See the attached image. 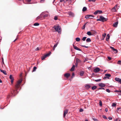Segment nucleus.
I'll return each instance as SVG.
<instances>
[{
    "label": "nucleus",
    "mask_w": 121,
    "mask_h": 121,
    "mask_svg": "<svg viewBox=\"0 0 121 121\" xmlns=\"http://www.w3.org/2000/svg\"><path fill=\"white\" fill-rule=\"evenodd\" d=\"M121 62V60H119L118 62V64H120Z\"/></svg>",
    "instance_id": "54"
},
{
    "label": "nucleus",
    "mask_w": 121,
    "mask_h": 121,
    "mask_svg": "<svg viewBox=\"0 0 121 121\" xmlns=\"http://www.w3.org/2000/svg\"><path fill=\"white\" fill-rule=\"evenodd\" d=\"M58 44V43H57L55 44L54 45L53 48V50L54 51L55 49V48L57 47Z\"/></svg>",
    "instance_id": "20"
},
{
    "label": "nucleus",
    "mask_w": 121,
    "mask_h": 121,
    "mask_svg": "<svg viewBox=\"0 0 121 121\" xmlns=\"http://www.w3.org/2000/svg\"><path fill=\"white\" fill-rule=\"evenodd\" d=\"M99 89H104V90L105 89L104 88H102L101 87V88H99Z\"/></svg>",
    "instance_id": "51"
},
{
    "label": "nucleus",
    "mask_w": 121,
    "mask_h": 121,
    "mask_svg": "<svg viewBox=\"0 0 121 121\" xmlns=\"http://www.w3.org/2000/svg\"><path fill=\"white\" fill-rule=\"evenodd\" d=\"M100 71V69L99 68L97 67L95 69L93 70V71L95 73L98 72L99 71Z\"/></svg>",
    "instance_id": "7"
},
{
    "label": "nucleus",
    "mask_w": 121,
    "mask_h": 121,
    "mask_svg": "<svg viewBox=\"0 0 121 121\" xmlns=\"http://www.w3.org/2000/svg\"><path fill=\"white\" fill-rule=\"evenodd\" d=\"M112 12H115L116 11V10L115 9V7H113L112 9Z\"/></svg>",
    "instance_id": "28"
},
{
    "label": "nucleus",
    "mask_w": 121,
    "mask_h": 121,
    "mask_svg": "<svg viewBox=\"0 0 121 121\" xmlns=\"http://www.w3.org/2000/svg\"><path fill=\"white\" fill-rule=\"evenodd\" d=\"M120 121V120L117 119L115 120V121Z\"/></svg>",
    "instance_id": "59"
},
{
    "label": "nucleus",
    "mask_w": 121,
    "mask_h": 121,
    "mask_svg": "<svg viewBox=\"0 0 121 121\" xmlns=\"http://www.w3.org/2000/svg\"><path fill=\"white\" fill-rule=\"evenodd\" d=\"M75 66L74 65H73V66L70 69V70L71 71H73L74 70L75 68Z\"/></svg>",
    "instance_id": "22"
},
{
    "label": "nucleus",
    "mask_w": 121,
    "mask_h": 121,
    "mask_svg": "<svg viewBox=\"0 0 121 121\" xmlns=\"http://www.w3.org/2000/svg\"><path fill=\"white\" fill-rule=\"evenodd\" d=\"M117 6V5H116L114 7H115V9Z\"/></svg>",
    "instance_id": "63"
},
{
    "label": "nucleus",
    "mask_w": 121,
    "mask_h": 121,
    "mask_svg": "<svg viewBox=\"0 0 121 121\" xmlns=\"http://www.w3.org/2000/svg\"><path fill=\"white\" fill-rule=\"evenodd\" d=\"M82 46V47H85V48H88V47H87V46H85V45H81V46Z\"/></svg>",
    "instance_id": "48"
},
{
    "label": "nucleus",
    "mask_w": 121,
    "mask_h": 121,
    "mask_svg": "<svg viewBox=\"0 0 121 121\" xmlns=\"http://www.w3.org/2000/svg\"><path fill=\"white\" fill-rule=\"evenodd\" d=\"M106 91L108 93H109L110 92V91L108 89H107L106 90Z\"/></svg>",
    "instance_id": "40"
},
{
    "label": "nucleus",
    "mask_w": 121,
    "mask_h": 121,
    "mask_svg": "<svg viewBox=\"0 0 121 121\" xmlns=\"http://www.w3.org/2000/svg\"><path fill=\"white\" fill-rule=\"evenodd\" d=\"M39 50V47L35 49V50L38 51Z\"/></svg>",
    "instance_id": "49"
},
{
    "label": "nucleus",
    "mask_w": 121,
    "mask_h": 121,
    "mask_svg": "<svg viewBox=\"0 0 121 121\" xmlns=\"http://www.w3.org/2000/svg\"><path fill=\"white\" fill-rule=\"evenodd\" d=\"M96 0H88V1L89 2L92 1L93 2H95Z\"/></svg>",
    "instance_id": "39"
},
{
    "label": "nucleus",
    "mask_w": 121,
    "mask_h": 121,
    "mask_svg": "<svg viewBox=\"0 0 121 121\" xmlns=\"http://www.w3.org/2000/svg\"><path fill=\"white\" fill-rule=\"evenodd\" d=\"M86 41L87 42H89L91 41V40L90 38H88L86 40Z\"/></svg>",
    "instance_id": "29"
},
{
    "label": "nucleus",
    "mask_w": 121,
    "mask_h": 121,
    "mask_svg": "<svg viewBox=\"0 0 121 121\" xmlns=\"http://www.w3.org/2000/svg\"><path fill=\"white\" fill-rule=\"evenodd\" d=\"M93 17L92 15H87L86 16L85 18L86 19L89 18H91V17Z\"/></svg>",
    "instance_id": "12"
},
{
    "label": "nucleus",
    "mask_w": 121,
    "mask_h": 121,
    "mask_svg": "<svg viewBox=\"0 0 121 121\" xmlns=\"http://www.w3.org/2000/svg\"><path fill=\"white\" fill-rule=\"evenodd\" d=\"M49 14L48 12L45 11L42 13L41 14V15H42L44 17H45L48 16Z\"/></svg>",
    "instance_id": "4"
},
{
    "label": "nucleus",
    "mask_w": 121,
    "mask_h": 121,
    "mask_svg": "<svg viewBox=\"0 0 121 121\" xmlns=\"http://www.w3.org/2000/svg\"><path fill=\"white\" fill-rule=\"evenodd\" d=\"M53 28L56 31H57L59 33L60 32V27L58 26H54Z\"/></svg>",
    "instance_id": "3"
},
{
    "label": "nucleus",
    "mask_w": 121,
    "mask_h": 121,
    "mask_svg": "<svg viewBox=\"0 0 121 121\" xmlns=\"http://www.w3.org/2000/svg\"><path fill=\"white\" fill-rule=\"evenodd\" d=\"M42 16L41 15L40 16H39L36 18V20H38L39 19H40L42 17Z\"/></svg>",
    "instance_id": "32"
},
{
    "label": "nucleus",
    "mask_w": 121,
    "mask_h": 121,
    "mask_svg": "<svg viewBox=\"0 0 121 121\" xmlns=\"http://www.w3.org/2000/svg\"><path fill=\"white\" fill-rule=\"evenodd\" d=\"M76 40L77 42H79L80 40V38L78 37H77L75 39Z\"/></svg>",
    "instance_id": "26"
},
{
    "label": "nucleus",
    "mask_w": 121,
    "mask_h": 121,
    "mask_svg": "<svg viewBox=\"0 0 121 121\" xmlns=\"http://www.w3.org/2000/svg\"><path fill=\"white\" fill-rule=\"evenodd\" d=\"M99 86L101 87H105V84L102 83H100L99 84Z\"/></svg>",
    "instance_id": "8"
},
{
    "label": "nucleus",
    "mask_w": 121,
    "mask_h": 121,
    "mask_svg": "<svg viewBox=\"0 0 121 121\" xmlns=\"http://www.w3.org/2000/svg\"><path fill=\"white\" fill-rule=\"evenodd\" d=\"M108 118L109 120H112V118L111 117H109Z\"/></svg>",
    "instance_id": "52"
},
{
    "label": "nucleus",
    "mask_w": 121,
    "mask_h": 121,
    "mask_svg": "<svg viewBox=\"0 0 121 121\" xmlns=\"http://www.w3.org/2000/svg\"><path fill=\"white\" fill-rule=\"evenodd\" d=\"M70 76V74L69 73H66L64 74V76L65 77L68 78Z\"/></svg>",
    "instance_id": "15"
},
{
    "label": "nucleus",
    "mask_w": 121,
    "mask_h": 121,
    "mask_svg": "<svg viewBox=\"0 0 121 121\" xmlns=\"http://www.w3.org/2000/svg\"><path fill=\"white\" fill-rule=\"evenodd\" d=\"M108 58L109 60H110L111 59V58L110 57H108Z\"/></svg>",
    "instance_id": "55"
},
{
    "label": "nucleus",
    "mask_w": 121,
    "mask_h": 121,
    "mask_svg": "<svg viewBox=\"0 0 121 121\" xmlns=\"http://www.w3.org/2000/svg\"><path fill=\"white\" fill-rule=\"evenodd\" d=\"M87 9V8L85 7H84L83 8L82 11L83 12H84Z\"/></svg>",
    "instance_id": "25"
},
{
    "label": "nucleus",
    "mask_w": 121,
    "mask_h": 121,
    "mask_svg": "<svg viewBox=\"0 0 121 121\" xmlns=\"http://www.w3.org/2000/svg\"><path fill=\"white\" fill-rule=\"evenodd\" d=\"M86 34L88 35L89 36H91L92 35L90 31L87 32Z\"/></svg>",
    "instance_id": "24"
},
{
    "label": "nucleus",
    "mask_w": 121,
    "mask_h": 121,
    "mask_svg": "<svg viewBox=\"0 0 121 121\" xmlns=\"http://www.w3.org/2000/svg\"><path fill=\"white\" fill-rule=\"evenodd\" d=\"M98 13L101 14L102 13V11L101 10H98Z\"/></svg>",
    "instance_id": "35"
},
{
    "label": "nucleus",
    "mask_w": 121,
    "mask_h": 121,
    "mask_svg": "<svg viewBox=\"0 0 121 121\" xmlns=\"http://www.w3.org/2000/svg\"><path fill=\"white\" fill-rule=\"evenodd\" d=\"M107 78V77H106H106H105L104 78H103V79H106V78Z\"/></svg>",
    "instance_id": "58"
},
{
    "label": "nucleus",
    "mask_w": 121,
    "mask_h": 121,
    "mask_svg": "<svg viewBox=\"0 0 121 121\" xmlns=\"http://www.w3.org/2000/svg\"><path fill=\"white\" fill-rule=\"evenodd\" d=\"M101 80L100 79H98L95 80V81L96 82L100 81Z\"/></svg>",
    "instance_id": "41"
},
{
    "label": "nucleus",
    "mask_w": 121,
    "mask_h": 121,
    "mask_svg": "<svg viewBox=\"0 0 121 121\" xmlns=\"http://www.w3.org/2000/svg\"><path fill=\"white\" fill-rule=\"evenodd\" d=\"M86 37H84L82 39V40L83 41H85L86 39Z\"/></svg>",
    "instance_id": "34"
},
{
    "label": "nucleus",
    "mask_w": 121,
    "mask_h": 121,
    "mask_svg": "<svg viewBox=\"0 0 121 121\" xmlns=\"http://www.w3.org/2000/svg\"><path fill=\"white\" fill-rule=\"evenodd\" d=\"M74 75V73H73L72 74V78H73V76Z\"/></svg>",
    "instance_id": "50"
},
{
    "label": "nucleus",
    "mask_w": 121,
    "mask_h": 121,
    "mask_svg": "<svg viewBox=\"0 0 121 121\" xmlns=\"http://www.w3.org/2000/svg\"><path fill=\"white\" fill-rule=\"evenodd\" d=\"M2 81L1 80V79H0V83H2Z\"/></svg>",
    "instance_id": "64"
},
{
    "label": "nucleus",
    "mask_w": 121,
    "mask_h": 121,
    "mask_svg": "<svg viewBox=\"0 0 121 121\" xmlns=\"http://www.w3.org/2000/svg\"><path fill=\"white\" fill-rule=\"evenodd\" d=\"M9 78L11 80H13L14 79L13 78L11 75H10Z\"/></svg>",
    "instance_id": "31"
},
{
    "label": "nucleus",
    "mask_w": 121,
    "mask_h": 121,
    "mask_svg": "<svg viewBox=\"0 0 121 121\" xmlns=\"http://www.w3.org/2000/svg\"><path fill=\"white\" fill-rule=\"evenodd\" d=\"M26 0L28 2H30L31 1V0Z\"/></svg>",
    "instance_id": "62"
},
{
    "label": "nucleus",
    "mask_w": 121,
    "mask_h": 121,
    "mask_svg": "<svg viewBox=\"0 0 121 121\" xmlns=\"http://www.w3.org/2000/svg\"><path fill=\"white\" fill-rule=\"evenodd\" d=\"M105 75L106 77H107V78L109 79V77L111 76V75L110 74L108 73H106L105 74Z\"/></svg>",
    "instance_id": "14"
},
{
    "label": "nucleus",
    "mask_w": 121,
    "mask_h": 121,
    "mask_svg": "<svg viewBox=\"0 0 121 121\" xmlns=\"http://www.w3.org/2000/svg\"><path fill=\"white\" fill-rule=\"evenodd\" d=\"M110 38V36L109 34H108L107 35V36L106 37V40L107 41H108V40Z\"/></svg>",
    "instance_id": "19"
},
{
    "label": "nucleus",
    "mask_w": 121,
    "mask_h": 121,
    "mask_svg": "<svg viewBox=\"0 0 121 121\" xmlns=\"http://www.w3.org/2000/svg\"><path fill=\"white\" fill-rule=\"evenodd\" d=\"M51 53V52H50V53L47 54L45 56L42 57V60H43L46 57L49 56L50 55Z\"/></svg>",
    "instance_id": "5"
},
{
    "label": "nucleus",
    "mask_w": 121,
    "mask_h": 121,
    "mask_svg": "<svg viewBox=\"0 0 121 121\" xmlns=\"http://www.w3.org/2000/svg\"><path fill=\"white\" fill-rule=\"evenodd\" d=\"M22 81V80L21 79L17 81V83L15 86V90H14L13 91V93H12L13 95L15 94L16 93L17 94L18 93L17 90L19 88L20 86V83H21Z\"/></svg>",
    "instance_id": "1"
},
{
    "label": "nucleus",
    "mask_w": 121,
    "mask_h": 121,
    "mask_svg": "<svg viewBox=\"0 0 121 121\" xmlns=\"http://www.w3.org/2000/svg\"><path fill=\"white\" fill-rule=\"evenodd\" d=\"M85 25L86 24L83 25L82 28V29H84L85 28Z\"/></svg>",
    "instance_id": "43"
},
{
    "label": "nucleus",
    "mask_w": 121,
    "mask_h": 121,
    "mask_svg": "<svg viewBox=\"0 0 121 121\" xmlns=\"http://www.w3.org/2000/svg\"><path fill=\"white\" fill-rule=\"evenodd\" d=\"M84 72L83 71H80V75L81 76H82L84 74Z\"/></svg>",
    "instance_id": "21"
},
{
    "label": "nucleus",
    "mask_w": 121,
    "mask_h": 121,
    "mask_svg": "<svg viewBox=\"0 0 121 121\" xmlns=\"http://www.w3.org/2000/svg\"><path fill=\"white\" fill-rule=\"evenodd\" d=\"M105 111L106 112H107L108 111V109L107 108H106L105 109Z\"/></svg>",
    "instance_id": "57"
},
{
    "label": "nucleus",
    "mask_w": 121,
    "mask_h": 121,
    "mask_svg": "<svg viewBox=\"0 0 121 121\" xmlns=\"http://www.w3.org/2000/svg\"><path fill=\"white\" fill-rule=\"evenodd\" d=\"M2 63L4 64V59H3V57H2Z\"/></svg>",
    "instance_id": "46"
},
{
    "label": "nucleus",
    "mask_w": 121,
    "mask_h": 121,
    "mask_svg": "<svg viewBox=\"0 0 121 121\" xmlns=\"http://www.w3.org/2000/svg\"><path fill=\"white\" fill-rule=\"evenodd\" d=\"M99 105L100 106H102V101L101 100H100L99 101Z\"/></svg>",
    "instance_id": "30"
},
{
    "label": "nucleus",
    "mask_w": 121,
    "mask_h": 121,
    "mask_svg": "<svg viewBox=\"0 0 121 121\" xmlns=\"http://www.w3.org/2000/svg\"><path fill=\"white\" fill-rule=\"evenodd\" d=\"M110 48L112 49L113 51H114V52L115 53H117V50L115 49L113 47H112L110 46Z\"/></svg>",
    "instance_id": "11"
},
{
    "label": "nucleus",
    "mask_w": 121,
    "mask_h": 121,
    "mask_svg": "<svg viewBox=\"0 0 121 121\" xmlns=\"http://www.w3.org/2000/svg\"><path fill=\"white\" fill-rule=\"evenodd\" d=\"M44 1V0H41L40 1V2L41 3H43Z\"/></svg>",
    "instance_id": "47"
},
{
    "label": "nucleus",
    "mask_w": 121,
    "mask_h": 121,
    "mask_svg": "<svg viewBox=\"0 0 121 121\" xmlns=\"http://www.w3.org/2000/svg\"><path fill=\"white\" fill-rule=\"evenodd\" d=\"M118 24V22H116L115 23L113 24V26L114 27H117V26Z\"/></svg>",
    "instance_id": "16"
},
{
    "label": "nucleus",
    "mask_w": 121,
    "mask_h": 121,
    "mask_svg": "<svg viewBox=\"0 0 121 121\" xmlns=\"http://www.w3.org/2000/svg\"><path fill=\"white\" fill-rule=\"evenodd\" d=\"M36 69H37V67H33V72L35 71Z\"/></svg>",
    "instance_id": "33"
},
{
    "label": "nucleus",
    "mask_w": 121,
    "mask_h": 121,
    "mask_svg": "<svg viewBox=\"0 0 121 121\" xmlns=\"http://www.w3.org/2000/svg\"><path fill=\"white\" fill-rule=\"evenodd\" d=\"M107 19L105 18L104 17L100 16L99 17V18L97 19V21H100L102 22H104L107 21Z\"/></svg>",
    "instance_id": "2"
},
{
    "label": "nucleus",
    "mask_w": 121,
    "mask_h": 121,
    "mask_svg": "<svg viewBox=\"0 0 121 121\" xmlns=\"http://www.w3.org/2000/svg\"><path fill=\"white\" fill-rule=\"evenodd\" d=\"M68 110L67 109H65L64 110L63 114V116L64 117H65L66 115L68 113Z\"/></svg>",
    "instance_id": "10"
},
{
    "label": "nucleus",
    "mask_w": 121,
    "mask_h": 121,
    "mask_svg": "<svg viewBox=\"0 0 121 121\" xmlns=\"http://www.w3.org/2000/svg\"><path fill=\"white\" fill-rule=\"evenodd\" d=\"M54 19L55 20H56L57 19V18L56 16H55L54 17Z\"/></svg>",
    "instance_id": "45"
},
{
    "label": "nucleus",
    "mask_w": 121,
    "mask_h": 121,
    "mask_svg": "<svg viewBox=\"0 0 121 121\" xmlns=\"http://www.w3.org/2000/svg\"><path fill=\"white\" fill-rule=\"evenodd\" d=\"M60 2H62L64 1V0H60Z\"/></svg>",
    "instance_id": "60"
},
{
    "label": "nucleus",
    "mask_w": 121,
    "mask_h": 121,
    "mask_svg": "<svg viewBox=\"0 0 121 121\" xmlns=\"http://www.w3.org/2000/svg\"><path fill=\"white\" fill-rule=\"evenodd\" d=\"M67 14L69 16H70L72 17H73L74 16V14L72 12H68L67 13Z\"/></svg>",
    "instance_id": "9"
},
{
    "label": "nucleus",
    "mask_w": 121,
    "mask_h": 121,
    "mask_svg": "<svg viewBox=\"0 0 121 121\" xmlns=\"http://www.w3.org/2000/svg\"><path fill=\"white\" fill-rule=\"evenodd\" d=\"M83 111V110L82 108H81L79 110V111L80 112H82Z\"/></svg>",
    "instance_id": "44"
},
{
    "label": "nucleus",
    "mask_w": 121,
    "mask_h": 121,
    "mask_svg": "<svg viewBox=\"0 0 121 121\" xmlns=\"http://www.w3.org/2000/svg\"><path fill=\"white\" fill-rule=\"evenodd\" d=\"M73 46L74 48L75 49L79 51H81V49H80L78 48L76 46L74 45H73Z\"/></svg>",
    "instance_id": "13"
},
{
    "label": "nucleus",
    "mask_w": 121,
    "mask_h": 121,
    "mask_svg": "<svg viewBox=\"0 0 121 121\" xmlns=\"http://www.w3.org/2000/svg\"><path fill=\"white\" fill-rule=\"evenodd\" d=\"M116 104L114 103H113L112 105V107H115L116 106Z\"/></svg>",
    "instance_id": "42"
},
{
    "label": "nucleus",
    "mask_w": 121,
    "mask_h": 121,
    "mask_svg": "<svg viewBox=\"0 0 121 121\" xmlns=\"http://www.w3.org/2000/svg\"><path fill=\"white\" fill-rule=\"evenodd\" d=\"M98 13V10L96 11H95V12H94V14L95 15H96Z\"/></svg>",
    "instance_id": "37"
},
{
    "label": "nucleus",
    "mask_w": 121,
    "mask_h": 121,
    "mask_svg": "<svg viewBox=\"0 0 121 121\" xmlns=\"http://www.w3.org/2000/svg\"><path fill=\"white\" fill-rule=\"evenodd\" d=\"M97 88V87L96 86H92L91 87V89L92 90H94L95 89Z\"/></svg>",
    "instance_id": "27"
},
{
    "label": "nucleus",
    "mask_w": 121,
    "mask_h": 121,
    "mask_svg": "<svg viewBox=\"0 0 121 121\" xmlns=\"http://www.w3.org/2000/svg\"><path fill=\"white\" fill-rule=\"evenodd\" d=\"M119 90H116L114 92H119Z\"/></svg>",
    "instance_id": "53"
},
{
    "label": "nucleus",
    "mask_w": 121,
    "mask_h": 121,
    "mask_svg": "<svg viewBox=\"0 0 121 121\" xmlns=\"http://www.w3.org/2000/svg\"><path fill=\"white\" fill-rule=\"evenodd\" d=\"M103 117L105 119H107V117H106V116L105 115H103Z\"/></svg>",
    "instance_id": "36"
},
{
    "label": "nucleus",
    "mask_w": 121,
    "mask_h": 121,
    "mask_svg": "<svg viewBox=\"0 0 121 121\" xmlns=\"http://www.w3.org/2000/svg\"><path fill=\"white\" fill-rule=\"evenodd\" d=\"M115 80L118 83L121 84V79H120L119 78H115Z\"/></svg>",
    "instance_id": "6"
},
{
    "label": "nucleus",
    "mask_w": 121,
    "mask_h": 121,
    "mask_svg": "<svg viewBox=\"0 0 121 121\" xmlns=\"http://www.w3.org/2000/svg\"><path fill=\"white\" fill-rule=\"evenodd\" d=\"M14 79L13 80H11V82L12 83H13V82Z\"/></svg>",
    "instance_id": "56"
},
{
    "label": "nucleus",
    "mask_w": 121,
    "mask_h": 121,
    "mask_svg": "<svg viewBox=\"0 0 121 121\" xmlns=\"http://www.w3.org/2000/svg\"><path fill=\"white\" fill-rule=\"evenodd\" d=\"M75 65L77 67V65H78V63H76L75 64Z\"/></svg>",
    "instance_id": "61"
},
{
    "label": "nucleus",
    "mask_w": 121,
    "mask_h": 121,
    "mask_svg": "<svg viewBox=\"0 0 121 121\" xmlns=\"http://www.w3.org/2000/svg\"><path fill=\"white\" fill-rule=\"evenodd\" d=\"M39 25V24L38 23H35L34 24V25L35 26H38Z\"/></svg>",
    "instance_id": "38"
},
{
    "label": "nucleus",
    "mask_w": 121,
    "mask_h": 121,
    "mask_svg": "<svg viewBox=\"0 0 121 121\" xmlns=\"http://www.w3.org/2000/svg\"><path fill=\"white\" fill-rule=\"evenodd\" d=\"M85 87L87 89H88L91 87V86L89 84H86L85 85Z\"/></svg>",
    "instance_id": "18"
},
{
    "label": "nucleus",
    "mask_w": 121,
    "mask_h": 121,
    "mask_svg": "<svg viewBox=\"0 0 121 121\" xmlns=\"http://www.w3.org/2000/svg\"><path fill=\"white\" fill-rule=\"evenodd\" d=\"M0 71H1V72H2L4 74H5V75H7V73H6V71H5L4 70H2L1 69H0Z\"/></svg>",
    "instance_id": "17"
},
{
    "label": "nucleus",
    "mask_w": 121,
    "mask_h": 121,
    "mask_svg": "<svg viewBox=\"0 0 121 121\" xmlns=\"http://www.w3.org/2000/svg\"><path fill=\"white\" fill-rule=\"evenodd\" d=\"M106 35V34L104 33L102 35L103 37H102V40H104L105 37Z\"/></svg>",
    "instance_id": "23"
}]
</instances>
